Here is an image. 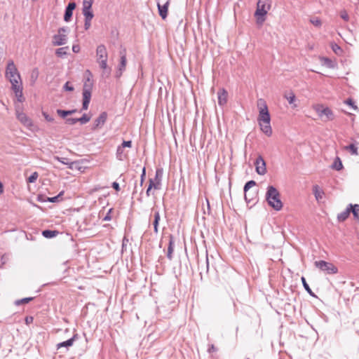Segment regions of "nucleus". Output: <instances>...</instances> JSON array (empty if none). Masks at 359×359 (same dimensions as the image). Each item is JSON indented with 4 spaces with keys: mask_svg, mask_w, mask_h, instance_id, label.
I'll list each match as a JSON object with an SVG mask.
<instances>
[{
    "mask_svg": "<svg viewBox=\"0 0 359 359\" xmlns=\"http://www.w3.org/2000/svg\"><path fill=\"white\" fill-rule=\"evenodd\" d=\"M6 77L11 83V88L19 102H22V86L20 75L13 60L8 62L6 69Z\"/></svg>",
    "mask_w": 359,
    "mask_h": 359,
    "instance_id": "nucleus-1",
    "label": "nucleus"
},
{
    "mask_svg": "<svg viewBox=\"0 0 359 359\" xmlns=\"http://www.w3.org/2000/svg\"><path fill=\"white\" fill-rule=\"evenodd\" d=\"M257 107L259 108V115L257 121L261 130L268 137L272 135V128L271 126V116L268 109L267 104L263 99L257 100Z\"/></svg>",
    "mask_w": 359,
    "mask_h": 359,
    "instance_id": "nucleus-2",
    "label": "nucleus"
},
{
    "mask_svg": "<svg viewBox=\"0 0 359 359\" xmlns=\"http://www.w3.org/2000/svg\"><path fill=\"white\" fill-rule=\"evenodd\" d=\"M266 200L269 205L275 210L279 211L282 209L283 204L280 200V194L275 187L270 185L267 187Z\"/></svg>",
    "mask_w": 359,
    "mask_h": 359,
    "instance_id": "nucleus-3",
    "label": "nucleus"
},
{
    "mask_svg": "<svg viewBox=\"0 0 359 359\" xmlns=\"http://www.w3.org/2000/svg\"><path fill=\"white\" fill-rule=\"evenodd\" d=\"M272 0H259L255 12V17L259 24H262L266 20V15L271 9Z\"/></svg>",
    "mask_w": 359,
    "mask_h": 359,
    "instance_id": "nucleus-4",
    "label": "nucleus"
},
{
    "mask_svg": "<svg viewBox=\"0 0 359 359\" xmlns=\"http://www.w3.org/2000/svg\"><path fill=\"white\" fill-rule=\"evenodd\" d=\"M316 267L325 272L327 274H336L338 269L332 263L327 262L324 260L316 261L314 263Z\"/></svg>",
    "mask_w": 359,
    "mask_h": 359,
    "instance_id": "nucleus-5",
    "label": "nucleus"
},
{
    "mask_svg": "<svg viewBox=\"0 0 359 359\" xmlns=\"http://www.w3.org/2000/svg\"><path fill=\"white\" fill-rule=\"evenodd\" d=\"M255 170L258 175H264L266 172V164L261 155H259L256 158L255 162Z\"/></svg>",
    "mask_w": 359,
    "mask_h": 359,
    "instance_id": "nucleus-6",
    "label": "nucleus"
},
{
    "mask_svg": "<svg viewBox=\"0 0 359 359\" xmlns=\"http://www.w3.org/2000/svg\"><path fill=\"white\" fill-rule=\"evenodd\" d=\"M16 118L26 128L31 129V128L33 126V122L32 119L23 111L16 110Z\"/></svg>",
    "mask_w": 359,
    "mask_h": 359,
    "instance_id": "nucleus-7",
    "label": "nucleus"
},
{
    "mask_svg": "<svg viewBox=\"0 0 359 359\" xmlns=\"http://www.w3.org/2000/svg\"><path fill=\"white\" fill-rule=\"evenodd\" d=\"M108 114L106 111H102L99 116L95 119L94 123L92 126V130H95L99 128H102V126L105 124L107 120Z\"/></svg>",
    "mask_w": 359,
    "mask_h": 359,
    "instance_id": "nucleus-8",
    "label": "nucleus"
},
{
    "mask_svg": "<svg viewBox=\"0 0 359 359\" xmlns=\"http://www.w3.org/2000/svg\"><path fill=\"white\" fill-rule=\"evenodd\" d=\"M76 7V4L75 1H70L67 6L65 7V14H64V20L66 22H68L71 20L72 15H73V11Z\"/></svg>",
    "mask_w": 359,
    "mask_h": 359,
    "instance_id": "nucleus-9",
    "label": "nucleus"
},
{
    "mask_svg": "<svg viewBox=\"0 0 359 359\" xmlns=\"http://www.w3.org/2000/svg\"><path fill=\"white\" fill-rule=\"evenodd\" d=\"M156 1H157V7H158V14L163 20H165L168 16V6H169L170 0H166L163 3V4H161L160 3V0H156Z\"/></svg>",
    "mask_w": 359,
    "mask_h": 359,
    "instance_id": "nucleus-10",
    "label": "nucleus"
},
{
    "mask_svg": "<svg viewBox=\"0 0 359 359\" xmlns=\"http://www.w3.org/2000/svg\"><path fill=\"white\" fill-rule=\"evenodd\" d=\"M316 110L320 117H322L323 116H325L327 118L326 121L334 119L333 112L329 107H323V106H318L316 108Z\"/></svg>",
    "mask_w": 359,
    "mask_h": 359,
    "instance_id": "nucleus-11",
    "label": "nucleus"
},
{
    "mask_svg": "<svg viewBox=\"0 0 359 359\" xmlns=\"http://www.w3.org/2000/svg\"><path fill=\"white\" fill-rule=\"evenodd\" d=\"M99 63L100 67L103 70L102 76L104 77H108L111 74V68L107 66V59H102L97 60Z\"/></svg>",
    "mask_w": 359,
    "mask_h": 359,
    "instance_id": "nucleus-12",
    "label": "nucleus"
},
{
    "mask_svg": "<svg viewBox=\"0 0 359 359\" xmlns=\"http://www.w3.org/2000/svg\"><path fill=\"white\" fill-rule=\"evenodd\" d=\"M67 41V37L65 34H57L53 36V43L55 46L65 45Z\"/></svg>",
    "mask_w": 359,
    "mask_h": 359,
    "instance_id": "nucleus-13",
    "label": "nucleus"
},
{
    "mask_svg": "<svg viewBox=\"0 0 359 359\" xmlns=\"http://www.w3.org/2000/svg\"><path fill=\"white\" fill-rule=\"evenodd\" d=\"M228 93L224 88H220L217 93L218 104L224 105L227 102Z\"/></svg>",
    "mask_w": 359,
    "mask_h": 359,
    "instance_id": "nucleus-14",
    "label": "nucleus"
},
{
    "mask_svg": "<svg viewBox=\"0 0 359 359\" xmlns=\"http://www.w3.org/2000/svg\"><path fill=\"white\" fill-rule=\"evenodd\" d=\"M82 95V110H87L91 100V92H89L88 90H83Z\"/></svg>",
    "mask_w": 359,
    "mask_h": 359,
    "instance_id": "nucleus-15",
    "label": "nucleus"
},
{
    "mask_svg": "<svg viewBox=\"0 0 359 359\" xmlns=\"http://www.w3.org/2000/svg\"><path fill=\"white\" fill-rule=\"evenodd\" d=\"M54 159L60 162L61 163H62L64 165H67L68 168L70 169H74V168H76V165L78 164V162H76V161L72 162L67 158L54 156Z\"/></svg>",
    "mask_w": 359,
    "mask_h": 359,
    "instance_id": "nucleus-16",
    "label": "nucleus"
},
{
    "mask_svg": "<svg viewBox=\"0 0 359 359\" xmlns=\"http://www.w3.org/2000/svg\"><path fill=\"white\" fill-rule=\"evenodd\" d=\"M96 54L97 59V60H100L102 59H107V52L106 47L103 44H100L97 47Z\"/></svg>",
    "mask_w": 359,
    "mask_h": 359,
    "instance_id": "nucleus-17",
    "label": "nucleus"
},
{
    "mask_svg": "<svg viewBox=\"0 0 359 359\" xmlns=\"http://www.w3.org/2000/svg\"><path fill=\"white\" fill-rule=\"evenodd\" d=\"M76 338H77V334H75L70 339H69L66 341H62L60 343H58L57 344V348L60 349L61 348H66L67 349H68L70 346H72L73 345L74 341H75V339Z\"/></svg>",
    "mask_w": 359,
    "mask_h": 359,
    "instance_id": "nucleus-18",
    "label": "nucleus"
},
{
    "mask_svg": "<svg viewBox=\"0 0 359 359\" xmlns=\"http://www.w3.org/2000/svg\"><path fill=\"white\" fill-rule=\"evenodd\" d=\"M256 185V182L254 180L248 181L243 187V191L245 193V200L247 203H250L252 201V198H249L247 192L251 189L252 187Z\"/></svg>",
    "mask_w": 359,
    "mask_h": 359,
    "instance_id": "nucleus-19",
    "label": "nucleus"
},
{
    "mask_svg": "<svg viewBox=\"0 0 359 359\" xmlns=\"http://www.w3.org/2000/svg\"><path fill=\"white\" fill-rule=\"evenodd\" d=\"M163 175V168H157L156 170L155 177L154 180V184L161 189V181Z\"/></svg>",
    "mask_w": 359,
    "mask_h": 359,
    "instance_id": "nucleus-20",
    "label": "nucleus"
},
{
    "mask_svg": "<svg viewBox=\"0 0 359 359\" xmlns=\"http://www.w3.org/2000/svg\"><path fill=\"white\" fill-rule=\"evenodd\" d=\"M322 65L330 69H334L337 67V63L329 57H323L320 58Z\"/></svg>",
    "mask_w": 359,
    "mask_h": 359,
    "instance_id": "nucleus-21",
    "label": "nucleus"
},
{
    "mask_svg": "<svg viewBox=\"0 0 359 359\" xmlns=\"http://www.w3.org/2000/svg\"><path fill=\"white\" fill-rule=\"evenodd\" d=\"M348 208L350 210V213L352 212L353 215L354 219L359 222V205L358 204H348Z\"/></svg>",
    "mask_w": 359,
    "mask_h": 359,
    "instance_id": "nucleus-22",
    "label": "nucleus"
},
{
    "mask_svg": "<svg viewBox=\"0 0 359 359\" xmlns=\"http://www.w3.org/2000/svg\"><path fill=\"white\" fill-rule=\"evenodd\" d=\"M116 157L121 161H123L128 158V155L125 153L124 149L121 148L119 145L116 148Z\"/></svg>",
    "mask_w": 359,
    "mask_h": 359,
    "instance_id": "nucleus-23",
    "label": "nucleus"
},
{
    "mask_svg": "<svg viewBox=\"0 0 359 359\" xmlns=\"http://www.w3.org/2000/svg\"><path fill=\"white\" fill-rule=\"evenodd\" d=\"M330 168L337 171H339L343 168L342 162L339 156H337L334 158V162L331 165Z\"/></svg>",
    "mask_w": 359,
    "mask_h": 359,
    "instance_id": "nucleus-24",
    "label": "nucleus"
},
{
    "mask_svg": "<svg viewBox=\"0 0 359 359\" xmlns=\"http://www.w3.org/2000/svg\"><path fill=\"white\" fill-rule=\"evenodd\" d=\"M313 192L317 201H320L323 198L324 192L318 185H314L313 187Z\"/></svg>",
    "mask_w": 359,
    "mask_h": 359,
    "instance_id": "nucleus-25",
    "label": "nucleus"
},
{
    "mask_svg": "<svg viewBox=\"0 0 359 359\" xmlns=\"http://www.w3.org/2000/svg\"><path fill=\"white\" fill-rule=\"evenodd\" d=\"M59 232L56 230L46 229L42 231V236L46 238H53Z\"/></svg>",
    "mask_w": 359,
    "mask_h": 359,
    "instance_id": "nucleus-26",
    "label": "nucleus"
},
{
    "mask_svg": "<svg viewBox=\"0 0 359 359\" xmlns=\"http://www.w3.org/2000/svg\"><path fill=\"white\" fill-rule=\"evenodd\" d=\"M76 112V109L64 110L58 109H57V114L62 118H65L69 115H72Z\"/></svg>",
    "mask_w": 359,
    "mask_h": 359,
    "instance_id": "nucleus-27",
    "label": "nucleus"
},
{
    "mask_svg": "<svg viewBox=\"0 0 359 359\" xmlns=\"http://www.w3.org/2000/svg\"><path fill=\"white\" fill-rule=\"evenodd\" d=\"M349 215H350V210H349L348 205L344 211L338 214L337 219L339 222H344L348 217Z\"/></svg>",
    "mask_w": 359,
    "mask_h": 359,
    "instance_id": "nucleus-28",
    "label": "nucleus"
},
{
    "mask_svg": "<svg viewBox=\"0 0 359 359\" xmlns=\"http://www.w3.org/2000/svg\"><path fill=\"white\" fill-rule=\"evenodd\" d=\"M68 46L62 47L56 49L55 54L59 57H65L67 55Z\"/></svg>",
    "mask_w": 359,
    "mask_h": 359,
    "instance_id": "nucleus-29",
    "label": "nucleus"
},
{
    "mask_svg": "<svg viewBox=\"0 0 359 359\" xmlns=\"http://www.w3.org/2000/svg\"><path fill=\"white\" fill-rule=\"evenodd\" d=\"M301 280H302V285H303V287L305 289V290L311 296V297H316V294L313 293V292L311 290V289L310 288L309 284L307 283L306 280V278L302 276L301 278Z\"/></svg>",
    "mask_w": 359,
    "mask_h": 359,
    "instance_id": "nucleus-30",
    "label": "nucleus"
},
{
    "mask_svg": "<svg viewBox=\"0 0 359 359\" xmlns=\"http://www.w3.org/2000/svg\"><path fill=\"white\" fill-rule=\"evenodd\" d=\"M126 57L125 55H122L121 56L120 63L118 65V70L120 71L119 75H117V76H119L122 74V71H123L126 68Z\"/></svg>",
    "mask_w": 359,
    "mask_h": 359,
    "instance_id": "nucleus-31",
    "label": "nucleus"
},
{
    "mask_svg": "<svg viewBox=\"0 0 359 359\" xmlns=\"http://www.w3.org/2000/svg\"><path fill=\"white\" fill-rule=\"evenodd\" d=\"M64 194V191H60L57 196L53 197H48L46 201L50 202V203H57L61 201L62 196Z\"/></svg>",
    "mask_w": 359,
    "mask_h": 359,
    "instance_id": "nucleus-32",
    "label": "nucleus"
},
{
    "mask_svg": "<svg viewBox=\"0 0 359 359\" xmlns=\"http://www.w3.org/2000/svg\"><path fill=\"white\" fill-rule=\"evenodd\" d=\"M152 189H160L157 186L154 184V182L153 179H149V186L146 190L147 196H149L151 195V191Z\"/></svg>",
    "mask_w": 359,
    "mask_h": 359,
    "instance_id": "nucleus-33",
    "label": "nucleus"
},
{
    "mask_svg": "<svg viewBox=\"0 0 359 359\" xmlns=\"http://www.w3.org/2000/svg\"><path fill=\"white\" fill-rule=\"evenodd\" d=\"M330 46L333 52L337 55H340L343 53L341 48L335 42H332Z\"/></svg>",
    "mask_w": 359,
    "mask_h": 359,
    "instance_id": "nucleus-34",
    "label": "nucleus"
},
{
    "mask_svg": "<svg viewBox=\"0 0 359 359\" xmlns=\"http://www.w3.org/2000/svg\"><path fill=\"white\" fill-rule=\"evenodd\" d=\"M34 299V297H25L20 299H17L15 301L14 304L15 306H20L23 304H27L32 301Z\"/></svg>",
    "mask_w": 359,
    "mask_h": 359,
    "instance_id": "nucleus-35",
    "label": "nucleus"
},
{
    "mask_svg": "<svg viewBox=\"0 0 359 359\" xmlns=\"http://www.w3.org/2000/svg\"><path fill=\"white\" fill-rule=\"evenodd\" d=\"M346 150H348L351 154L353 155H358V147L356 145L353 143L350 144L349 145L346 146Z\"/></svg>",
    "mask_w": 359,
    "mask_h": 359,
    "instance_id": "nucleus-36",
    "label": "nucleus"
},
{
    "mask_svg": "<svg viewBox=\"0 0 359 359\" xmlns=\"http://www.w3.org/2000/svg\"><path fill=\"white\" fill-rule=\"evenodd\" d=\"M93 87V82L90 80V79H87V80L85 81L83 87V90H88L89 92H91Z\"/></svg>",
    "mask_w": 359,
    "mask_h": 359,
    "instance_id": "nucleus-37",
    "label": "nucleus"
},
{
    "mask_svg": "<svg viewBox=\"0 0 359 359\" xmlns=\"http://www.w3.org/2000/svg\"><path fill=\"white\" fill-rule=\"evenodd\" d=\"M78 122H80L81 124H86L90 120V116H89L86 114H83L81 117L77 118Z\"/></svg>",
    "mask_w": 359,
    "mask_h": 359,
    "instance_id": "nucleus-38",
    "label": "nucleus"
},
{
    "mask_svg": "<svg viewBox=\"0 0 359 359\" xmlns=\"http://www.w3.org/2000/svg\"><path fill=\"white\" fill-rule=\"evenodd\" d=\"M39 177V174L37 172H34L27 179V183H34L36 181Z\"/></svg>",
    "mask_w": 359,
    "mask_h": 359,
    "instance_id": "nucleus-39",
    "label": "nucleus"
},
{
    "mask_svg": "<svg viewBox=\"0 0 359 359\" xmlns=\"http://www.w3.org/2000/svg\"><path fill=\"white\" fill-rule=\"evenodd\" d=\"M344 103L350 106L354 110H358V108L357 105L355 104V102L352 98H348L344 101Z\"/></svg>",
    "mask_w": 359,
    "mask_h": 359,
    "instance_id": "nucleus-40",
    "label": "nucleus"
},
{
    "mask_svg": "<svg viewBox=\"0 0 359 359\" xmlns=\"http://www.w3.org/2000/svg\"><path fill=\"white\" fill-rule=\"evenodd\" d=\"M310 22L316 27H320L322 25V22L318 18H311Z\"/></svg>",
    "mask_w": 359,
    "mask_h": 359,
    "instance_id": "nucleus-41",
    "label": "nucleus"
},
{
    "mask_svg": "<svg viewBox=\"0 0 359 359\" xmlns=\"http://www.w3.org/2000/svg\"><path fill=\"white\" fill-rule=\"evenodd\" d=\"M285 98L288 102L291 104L295 101V95L293 93H290L289 95H285Z\"/></svg>",
    "mask_w": 359,
    "mask_h": 359,
    "instance_id": "nucleus-42",
    "label": "nucleus"
},
{
    "mask_svg": "<svg viewBox=\"0 0 359 359\" xmlns=\"http://www.w3.org/2000/svg\"><path fill=\"white\" fill-rule=\"evenodd\" d=\"M145 177H146V168L143 167L142 170V174L140 175V186L141 187L143 185V183H144V181L145 180Z\"/></svg>",
    "mask_w": 359,
    "mask_h": 359,
    "instance_id": "nucleus-43",
    "label": "nucleus"
},
{
    "mask_svg": "<svg viewBox=\"0 0 359 359\" xmlns=\"http://www.w3.org/2000/svg\"><path fill=\"white\" fill-rule=\"evenodd\" d=\"M63 89L65 91H73L74 88L73 86L70 84L69 81H67L65 85L63 86Z\"/></svg>",
    "mask_w": 359,
    "mask_h": 359,
    "instance_id": "nucleus-44",
    "label": "nucleus"
},
{
    "mask_svg": "<svg viewBox=\"0 0 359 359\" xmlns=\"http://www.w3.org/2000/svg\"><path fill=\"white\" fill-rule=\"evenodd\" d=\"M121 148H130L132 147V141L131 140H123L122 144L120 145Z\"/></svg>",
    "mask_w": 359,
    "mask_h": 359,
    "instance_id": "nucleus-45",
    "label": "nucleus"
},
{
    "mask_svg": "<svg viewBox=\"0 0 359 359\" xmlns=\"http://www.w3.org/2000/svg\"><path fill=\"white\" fill-rule=\"evenodd\" d=\"M42 115L44 117V118L48 121V122H53L54 121V118L50 116L48 113L45 112V111H43L42 112Z\"/></svg>",
    "mask_w": 359,
    "mask_h": 359,
    "instance_id": "nucleus-46",
    "label": "nucleus"
},
{
    "mask_svg": "<svg viewBox=\"0 0 359 359\" xmlns=\"http://www.w3.org/2000/svg\"><path fill=\"white\" fill-rule=\"evenodd\" d=\"M78 122L77 118H66V123L74 125Z\"/></svg>",
    "mask_w": 359,
    "mask_h": 359,
    "instance_id": "nucleus-47",
    "label": "nucleus"
},
{
    "mask_svg": "<svg viewBox=\"0 0 359 359\" xmlns=\"http://www.w3.org/2000/svg\"><path fill=\"white\" fill-rule=\"evenodd\" d=\"M175 241L174 237L172 235L169 236V243L168 248H170L174 250Z\"/></svg>",
    "mask_w": 359,
    "mask_h": 359,
    "instance_id": "nucleus-48",
    "label": "nucleus"
},
{
    "mask_svg": "<svg viewBox=\"0 0 359 359\" xmlns=\"http://www.w3.org/2000/svg\"><path fill=\"white\" fill-rule=\"evenodd\" d=\"M83 15H84V18H85L84 20H92V19L94 17V14H93L92 11L90 12L86 13Z\"/></svg>",
    "mask_w": 359,
    "mask_h": 359,
    "instance_id": "nucleus-49",
    "label": "nucleus"
},
{
    "mask_svg": "<svg viewBox=\"0 0 359 359\" xmlns=\"http://www.w3.org/2000/svg\"><path fill=\"white\" fill-rule=\"evenodd\" d=\"M93 3V0H83V7H90L92 8V5Z\"/></svg>",
    "mask_w": 359,
    "mask_h": 359,
    "instance_id": "nucleus-50",
    "label": "nucleus"
},
{
    "mask_svg": "<svg viewBox=\"0 0 359 359\" xmlns=\"http://www.w3.org/2000/svg\"><path fill=\"white\" fill-rule=\"evenodd\" d=\"M217 351V348L215 346L214 344H209L208 346V352L209 353H211L212 352H216Z\"/></svg>",
    "mask_w": 359,
    "mask_h": 359,
    "instance_id": "nucleus-51",
    "label": "nucleus"
},
{
    "mask_svg": "<svg viewBox=\"0 0 359 359\" xmlns=\"http://www.w3.org/2000/svg\"><path fill=\"white\" fill-rule=\"evenodd\" d=\"M112 209H109L106 214V215L104 217L103 220L104 221H110L111 219V212Z\"/></svg>",
    "mask_w": 359,
    "mask_h": 359,
    "instance_id": "nucleus-52",
    "label": "nucleus"
},
{
    "mask_svg": "<svg viewBox=\"0 0 359 359\" xmlns=\"http://www.w3.org/2000/svg\"><path fill=\"white\" fill-rule=\"evenodd\" d=\"M153 226H154V231L155 233L157 234L158 233L159 222H157V221L154 220Z\"/></svg>",
    "mask_w": 359,
    "mask_h": 359,
    "instance_id": "nucleus-53",
    "label": "nucleus"
},
{
    "mask_svg": "<svg viewBox=\"0 0 359 359\" xmlns=\"http://www.w3.org/2000/svg\"><path fill=\"white\" fill-rule=\"evenodd\" d=\"M112 188L116 191H119L121 190L120 185L118 182H114L111 184Z\"/></svg>",
    "mask_w": 359,
    "mask_h": 359,
    "instance_id": "nucleus-54",
    "label": "nucleus"
},
{
    "mask_svg": "<svg viewBox=\"0 0 359 359\" xmlns=\"http://www.w3.org/2000/svg\"><path fill=\"white\" fill-rule=\"evenodd\" d=\"M173 249L168 248V252H167V257L168 259L171 260L172 259V253H173Z\"/></svg>",
    "mask_w": 359,
    "mask_h": 359,
    "instance_id": "nucleus-55",
    "label": "nucleus"
},
{
    "mask_svg": "<svg viewBox=\"0 0 359 359\" xmlns=\"http://www.w3.org/2000/svg\"><path fill=\"white\" fill-rule=\"evenodd\" d=\"M91 25V20H84V28L86 30H88Z\"/></svg>",
    "mask_w": 359,
    "mask_h": 359,
    "instance_id": "nucleus-56",
    "label": "nucleus"
},
{
    "mask_svg": "<svg viewBox=\"0 0 359 359\" xmlns=\"http://www.w3.org/2000/svg\"><path fill=\"white\" fill-rule=\"evenodd\" d=\"M341 18L345 21H348L349 20L348 15L346 11H344L341 13Z\"/></svg>",
    "mask_w": 359,
    "mask_h": 359,
    "instance_id": "nucleus-57",
    "label": "nucleus"
},
{
    "mask_svg": "<svg viewBox=\"0 0 359 359\" xmlns=\"http://www.w3.org/2000/svg\"><path fill=\"white\" fill-rule=\"evenodd\" d=\"M160 219H161V216H160L159 211H158V210L155 211L154 220L157 221V222H159Z\"/></svg>",
    "mask_w": 359,
    "mask_h": 359,
    "instance_id": "nucleus-58",
    "label": "nucleus"
},
{
    "mask_svg": "<svg viewBox=\"0 0 359 359\" xmlns=\"http://www.w3.org/2000/svg\"><path fill=\"white\" fill-rule=\"evenodd\" d=\"M79 50H80V46L79 45H77V44L73 45V46H72V51L74 53H77L79 52Z\"/></svg>",
    "mask_w": 359,
    "mask_h": 359,
    "instance_id": "nucleus-59",
    "label": "nucleus"
},
{
    "mask_svg": "<svg viewBox=\"0 0 359 359\" xmlns=\"http://www.w3.org/2000/svg\"><path fill=\"white\" fill-rule=\"evenodd\" d=\"M205 271H206V273H208V271H209V259H208V254L206 255V259H205Z\"/></svg>",
    "mask_w": 359,
    "mask_h": 359,
    "instance_id": "nucleus-60",
    "label": "nucleus"
},
{
    "mask_svg": "<svg viewBox=\"0 0 359 359\" xmlns=\"http://www.w3.org/2000/svg\"><path fill=\"white\" fill-rule=\"evenodd\" d=\"M33 321V318L32 316H27L25 318V323L27 325L31 323Z\"/></svg>",
    "mask_w": 359,
    "mask_h": 359,
    "instance_id": "nucleus-61",
    "label": "nucleus"
},
{
    "mask_svg": "<svg viewBox=\"0 0 359 359\" xmlns=\"http://www.w3.org/2000/svg\"><path fill=\"white\" fill-rule=\"evenodd\" d=\"M68 28L67 27H60L58 29V34H65L66 32H67Z\"/></svg>",
    "mask_w": 359,
    "mask_h": 359,
    "instance_id": "nucleus-62",
    "label": "nucleus"
},
{
    "mask_svg": "<svg viewBox=\"0 0 359 359\" xmlns=\"http://www.w3.org/2000/svg\"><path fill=\"white\" fill-rule=\"evenodd\" d=\"M90 11H91V8L84 7V6L83 7V9H82L83 15L86 14L88 12H90Z\"/></svg>",
    "mask_w": 359,
    "mask_h": 359,
    "instance_id": "nucleus-63",
    "label": "nucleus"
},
{
    "mask_svg": "<svg viewBox=\"0 0 359 359\" xmlns=\"http://www.w3.org/2000/svg\"><path fill=\"white\" fill-rule=\"evenodd\" d=\"M137 185L135 186V188H134V191L133 192V195H134L135 193H137Z\"/></svg>",
    "mask_w": 359,
    "mask_h": 359,
    "instance_id": "nucleus-64",
    "label": "nucleus"
}]
</instances>
